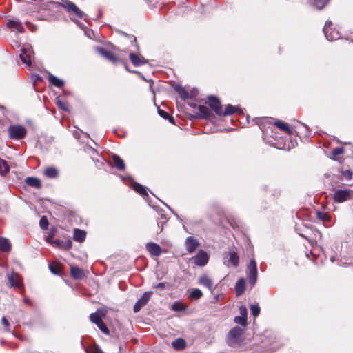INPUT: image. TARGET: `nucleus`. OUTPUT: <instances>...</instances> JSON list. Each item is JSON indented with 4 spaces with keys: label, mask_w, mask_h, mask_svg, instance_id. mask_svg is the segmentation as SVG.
I'll return each mask as SVG.
<instances>
[{
    "label": "nucleus",
    "mask_w": 353,
    "mask_h": 353,
    "mask_svg": "<svg viewBox=\"0 0 353 353\" xmlns=\"http://www.w3.org/2000/svg\"><path fill=\"white\" fill-rule=\"evenodd\" d=\"M59 4L67 10L72 20L75 21L77 18L85 19L86 14L72 1L61 0Z\"/></svg>",
    "instance_id": "obj_1"
},
{
    "label": "nucleus",
    "mask_w": 353,
    "mask_h": 353,
    "mask_svg": "<svg viewBox=\"0 0 353 353\" xmlns=\"http://www.w3.org/2000/svg\"><path fill=\"white\" fill-rule=\"evenodd\" d=\"M334 202L343 203L353 199V190L347 188L336 189L334 190L333 196Z\"/></svg>",
    "instance_id": "obj_2"
},
{
    "label": "nucleus",
    "mask_w": 353,
    "mask_h": 353,
    "mask_svg": "<svg viewBox=\"0 0 353 353\" xmlns=\"http://www.w3.org/2000/svg\"><path fill=\"white\" fill-rule=\"evenodd\" d=\"M9 137L12 139H21L26 135L27 130L21 125H11L8 129Z\"/></svg>",
    "instance_id": "obj_3"
},
{
    "label": "nucleus",
    "mask_w": 353,
    "mask_h": 353,
    "mask_svg": "<svg viewBox=\"0 0 353 353\" xmlns=\"http://www.w3.org/2000/svg\"><path fill=\"white\" fill-rule=\"evenodd\" d=\"M248 276L251 285H254L257 281V268L254 259L250 260L248 265Z\"/></svg>",
    "instance_id": "obj_4"
},
{
    "label": "nucleus",
    "mask_w": 353,
    "mask_h": 353,
    "mask_svg": "<svg viewBox=\"0 0 353 353\" xmlns=\"http://www.w3.org/2000/svg\"><path fill=\"white\" fill-rule=\"evenodd\" d=\"M34 56V52L30 46L23 47L21 49V52L19 54L20 59L28 66H30L32 63V59Z\"/></svg>",
    "instance_id": "obj_5"
},
{
    "label": "nucleus",
    "mask_w": 353,
    "mask_h": 353,
    "mask_svg": "<svg viewBox=\"0 0 353 353\" xmlns=\"http://www.w3.org/2000/svg\"><path fill=\"white\" fill-rule=\"evenodd\" d=\"M239 256L234 250H230L224 256V264L227 266L237 267L239 265Z\"/></svg>",
    "instance_id": "obj_6"
},
{
    "label": "nucleus",
    "mask_w": 353,
    "mask_h": 353,
    "mask_svg": "<svg viewBox=\"0 0 353 353\" xmlns=\"http://www.w3.org/2000/svg\"><path fill=\"white\" fill-rule=\"evenodd\" d=\"M192 260L196 265L204 266L209 261V255L206 252L201 250L195 256L192 257Z\"/></svg>",
    "instance_id": "obj_7"
},
{
    "label": "nucleus",
    "mask_w": 353,
    "mask_h": 353,
    "mask_svg": "<svg viewBox=\"0 0 353 353\" xmlns=\"http://www.w3.org/2000/svg\"><path fill=\"white\" fill-rule=\"evenodd\" d=\"M152 292H145L141 296V297L137 301L133 309L135 313L138 312L144 305H145L148 303L152 296Z\"/></svg>",
    "instance_id": "obj_8"
},
{
    "label": "nucleus",
    "mask_w": 353,
    "mask_h": 353,
    "mask_svg": "<svg viewBox=\"0 0 353 353\" xmlns=\"http://www.w3.org/2000/svg\"><path fill=\"white\" fill-rule=\"evenodd\" d=\"M208 99L210 107L216 112V114L222 116L223 110L219 100L212 96L208 97Z\"/></svg>",
    "instance_id": "obj_9"
},
{
    "label": "nucleus",
    "mask_w": 353,
    "mask_h": 353,
    "mask_svg": "<svg viewBox=\"0 0 353 353\" xmlns=\"http://www.w3.org/2000/svg\"><path fill=\"white\" fill-rule=\"evenodd\" d=\"M8 280L11 287L20 288L22 285V280L21 276L14 272L8 274Z\"/></svg>",
    "instance_id": "obj_10"
},
{
    "label": "nucleus",
    "mask_w": 353,
    "mask_h": 353,
    "mask_svg": "<svg viewBox=\"0 0 353 353\" xmlns=\"http://www.w3.org/2000/svg\"><path fill=\"white\" fill-rule=\"evenodd\" d=\"M198 240L192 236H189L185 240L186 250L189 253H192L199 246Z\"/></svg>",
    "instance_id": "obj_11"
},
{
    "label": "nucleus",
    "mask_w": 353,
    "mask_h": 353,
    "mask_svg": "<svg viewBox=\"0 0 353 353\" xmlns=\"http://www.w3.org/2000/svg\"><path fill=\"white\" fill-rule=\"evenodd\" d=\"M243 330L239 327L232 328L228 334V341L230 343H236L242 334Z\"/></svg>",
    "instance_id": "obj_12"
},
{
    "label": "nucleus",
    "mask_w": 353,
    "mask_h": 353,
    "mask_svg": "<svg viewBox=\"0 0 353 353\" xmlns=\"http://www.w3.org/2000/svg\"><path fill=\"white\" fill-rule=\"evenodd\" d=\"M331 23H332L331 21L326 22V23L323 28V32H324V34H325L326 38L328 40H330V41L336 40L339 38V34L337 31L333 30L330 33V34H328L329 28H330V26L331 25Z\"/></svg>",
    "instance_id": "obj_13"
},
{
    "label": "nucleus",
    "mask_w": 353,
    "mask_h": 353,
    "mask_svg": "<svg viewBox=\"0 0 353 353\" xmlns=\"http://www.w3.org/2000/svg\"><path fill=\"white\" fill-rule=\"evenodd\" d=\"M146 249L152 255L156 256H159L162 252L161 248L158 244L152 242L146 244Z\"/></svg>",
    "instance_id": "obj_14"
},
{
    "label": "nucleus",
    "mask_w": 353,
    "mask_h": 353,
    "mask_svg": "<svg viewBox=\"0 0 353 353\" xmlns=\"http://www.w3.org/2000/svg\"><path fill=\"white\" fill-rule=\"evenodd\" d=\"M97 50L101 55L114 63H115L118 60L112 52L108 51L103 48L99 47L97 48Z\"/></svg>",
    "instance_id": "obj_15"
},
{
    "label": "nucleus",
    "mask_w": 353,
    "mask_h": 353,
    "mask_svg": "<svg viewBox=\"0 0 353 353\" xmlns=\"http://www.w3.org/2000/svg\"><path fill=\"white\" fill-rule=\"evenodd\" d=\"M199 283L206 287L210 292H212L213 282L208 276L205 274L201 276L199 279Z\"/></svg>",
    "instance_id": "obj_16"
},
{
    "label": "nucleus",
    "mask_w": 353,
    "mask_h": 353,
    "mask_svg": "<svg viewBox=\"0 0 353 353\" xmlns=\"http://www.w3.org/2000/svg\"><path fill=\"white\" fill-rule=\"evenodd\" d=\"M104 316L105 312L103 310H98L96 312L90 314V320L97 325L102 321V317Z\"/></svg>",
    "instance_id": "obj_17"
},
{
    "label": "nucleus",
    "mask_w": 353,
    "mask_h": 353,
    "mask_svg": "<svg viewBox=\"0 0 353 353\" xmlns=\"http://www.w3.org/2000/svg\"><path fill=\"white\" fill-rule=\"evenodd\" d=\"M130 59L134 66H139L147 63L143 57H139L134 53L130 54Z\"/></svg>",
    "instance_id": "obj_18"
},
{
    "label": "nucleus",
    "mask_w": 353,
    "mask_h": 353,
    "mask_svg": "<svg viewBox=\"0 0 353 353\" xmlns=\"http://www.w3.org/2000/svg\"><path fill=\"white\" fill-rule=\"evenodd\" d=\"M198 110H199L198 117L199 118L208 119L211 116L210 110H209V108L208 107H206L205 105H199Z\"/></svg>",
    "instance_id": "obj_19"
},
{
    "label": "nucleus",
    "mask_w": 353,
    "mask_h": 353,
    "mask_svg": "<svg viewBox=\"0 0 353 353\" xmlns=\"http://www.w3.org/2000/svg\"><path fill=\"white\" fill-rule=\"evenodd\" d=\"M11 243L8 239L0 236V251L8 252L11 250Z\"/></svg>",
    "instance_id": "obj_20"
},
{
    "label": "nucleus",
    "mask_w": 353,
    "mask_h": 353,
    "mask_svg": "<svg viewBox=\"0 0 353 353\" xmlns=\"http://www.w3.org/2000/svg\"><path fill=\"white\" fill-rule=\"evenodd\" d=\"M245 281L243 278L238 280L235 285V290L237 296L242 294L245 291Z\"/></svg>",
    "instance_id": "obj_21"
},
{
    "label": "nucleus",
    "mask_w": 353,
    "mask_h": 353,
    "mask_svg": "<svg viewBox=\"0 0 353 353\" xmlns=\"http://www.w3.org/2000/svg\"><path fill=\"white\" fill-rule=\"evenodd\" d=\"M85 236L86 233L85 231L79 229H74L73 235V239L74 241L80 243L83 242L84 241Z\"/></svg>",
    "instance_id": "obj_22"
},
{
    "label": "nucleus",
    "mask_w": 353,
    "mask_h": 353,
    "mask_svg": "<svg viewBox=\"0 0 353 353\" xmlns=\"http://www.w3.org/2000/svg\"><path fill=\"white\" fill-rule=\"evenodd\" d=\"M44 174L48 178H57L59 176V170L55 167H48L44 170Z\"/></svg>",
    "instance_id": "obj_23"
},
{
    "label": "nucleus",
    "mask_w": 353,
    "mask_h": 353,
    "mask_svg": "<svg viewBox=\"0 0 353 353\" xmlns=\"http://www.w3.org/2000/svg\"><path fill=\"white\" fill-rule=\"evenodd\" d=\"M8 27L11 29H15L17 32L22 33L24 29L19 21H9L7 24Z\"/></svg>",
    "instance_id": "obj_24"
},
{
    "label": "nucleus",
    "mask_w": 353,
    "mask_h": 353,
    "mask_svg": "<svg viewBox=\"0 0 353 353\" xmlns=\"http://www.w3.org/2000/svg\"><path fill=\"white\" fill-rule=\"evenodd\" d=\"M274 125L281 131L285 132L289 134L292 133V130L290 128L289 125L281 121L274 122Z\"/></svg>",
    "instance_id": "obj_25"
},
{
    "label": "nucleus",
    "mask_w": 353,
    "mask_h": 353,
    "mask_svg": "<svg viewBox=\"0 0 353 353\" xmlns=\"http://www.w3.org/2000/svg\"><path fill=\"white\" fill-rule=\"evenodd\" d=\"M70 273L72 276L77 279H82L84 276L83 271L78 267L71 266Z\"/></svg>",
    "instance_id": "obj_26"
},
{
    "label": "nucleus",
    "mask_w": 353,
    "mask_h": 353,
    "mask_svg": "<svg viewBox=\"0 0 353 353\" xmlns=\"http://www.w3.org/2000/svg\"><path fill=\"white\" fill-rule=\"evenodd\" d=\"M25 181H26V184L31 187H34V188H39L41 186V181L36 177L29 176V177H27Z\"/></svg>",
    "instance_id": "obj_27"
},
{
    "label": "nucleus",
    "mask_w": 353,
    "mask_h": 353,
    "mask_svg": "<svg viewBox=\"0 0 353 353\" xmlns=\"http://www.w3.org/2000/svg\"><path fill=\"white\" fill-rule=\"evenodd\" d=\"M112 160L114 166L119 170H123L125 169V163L116 154H114L112 157Z\"/></svg>",
    "instance_id": "obj_28"
},
{
    "label": "nucleus",
    "mask_w": 353,
    "mask_h": 353,
    "mask_svg": "<svg viewBox=\"0 0 353 353\" xmlns=\"http://www.w3.org/2000/svg\"><path fill=\"white\" fill-rule=\"evenodd\" d=\"M172 347L177 350H183L186 346V343L184 339L178 338L172 343Z\"/></svg>",
    "instance_id": "obj_29"
},
{
    "label": "nucleus",
    "mask_w": 353,
    "mask_h": 353,
    "mask_svg": "<svg viewBox=\"0 0 353 353\" xmlns=\"http://www.w3.org/2000/svg\"><path fill=\"white\" fill-rule=\"evenodd\" d=\"M316 214L317 219L323 222H329L330 223L332 221L331 216L326 212L316 211Z\"/></svg>",
    "instance_id": "obj_30"
},
{
    "label": "nucleus",
    "mask_w": 353,
    "mask_h": 353,
    "mask_svg": "<svg viewBox=\"0 0 353 353\" xmlns=\"http://www.w3.org/2000/svg\"><path fill=\"white\" fill-rule=\"evenodd\" d=\"M329 0H310V3L317 9L323 8Z\"/></svg>",
    "instance_id": "obj_31"
},
{
    "label": "nucleus",
    "mask_w": 353,
    "mask_h": 353,
    "mask_svg": "<svg viewBox=\"0 0 353 353\" xmlns=\"http://www.w3.org/2000/svg\"><path fill=\"white\" fill-rule=\"evenodd\" d=\"M49 81L57 88H61L63 85V82L62 80L58 79L57 77L50 74L49 75Z\"/></svg>",
    "instance_id": "obj_32"
},
{
    "label": "nucleus",
    "mask_w": 353,
    "mask_h": 353,
    "mask_svg": "<svg viewBox=\"0 0 353 353\" xmlns=\"http://www.w3.org/2000/svg\"><path fill=\"white\" fill-rule=\"evenodd\" d=\"M8 171H9V166H8L7 162L3 159H0V173H1V174L4 175V174H7L8 172Z\"/></svg>",
    "instance_id": "obj_33"
},
{
    "label": "nucleus",
    "mask_w": 353,
    "mask_h": 353,
    "mask_svg": "<svg viewBox=\"0 0 353 353\" xmlns=\"http://www.w3.org/2000/svg\"><path fill=\"white\" fill-rule=\"evenodd\" d=\"M133 188L137 192L139 193L140 194H141L143 196L148 195L147 191H146L145 187H143V185H141L139 183H134Z\"/></svg>",
    "instance_id": "obj_34"
},
{
    "label": "nucleus",
    "mask_w": 353,
    "mask_h": 353,
    "mask_svg": "<svg viewBox=\"0 0 353 353\" xmlns=\"http://www.w3.org/2000/svg\"><path fill=\"white\" fill-rule=\"evenodd\" d=\"M238 111V108L234 107L232 105H228L225 108V112L223 111L222 116H226V115H230L234 114V112H236Z\"/></svg>",
    "instance_id": "obj_35"
},
{
    "label": "nucleus",
    "mask_w": 353,
    "mask_h": 353,
    "mask_svg": "<svg viewBox=\"0 0 353 353\" xmlns=\"http://www.w3.org/2000/svg\"><path fill=\"white\" fill-rule=\"evenodd\" d=\"M186 309V306L181 302H174L172 305V310L174 311L179 312L183 311Z\"/></svg>",
    "instance_id": "obj_36"
},
{
    "label": "nucleus",
    "mask_w": 353,
    "mask_h": 353,
    "mask_svg": "<svg viewBox=\"0 0 353 353\" xmlns=\"http://www.w3.org/2000/svg\"><path fill=\"white\" fill-rule=\"evenodd\" d=\"M203 295L202 292L198 289L195 288L192 290V292L190 294V297L192 299H199L201 298Z\"/></svg>",
    "instance_id": "obj_37"
},
{
    "label": "nucleus",
    "mask_w": 353,
    "mask_h": 353,
    "mask_svg": "<svg viewBox=\"0 0 353 353\" xmlns=\"http://www.w3.org/2000/svg\"><path fill=\"white\" fill-rule=\"evenodd\" d=\"M158 112L160 116H161L163 118L165 119H169L170 122L171 123H174V118L171 116L169 115V114L168 112H166L165 111L161 110V109H159L158 110Z\"/></svg>",
    "instance_id": "obj_38"
},
{
    "label": "nucleus",
    "mask_w": 353,
    "mask_h": 353,
    "mask_svg": "<svg viewBox=\"0 0 353 353\" xmlns=\"http://www.w3.org/2000/svg\"><path fill=\"white\" fill-rule=\"evenodd\" d=\"M87 353H103V352L98 345H92L88 347Z\"/></svg>",
    "instance_id": "obj_39"
},
{
    "label": "nucleus",
    "mask_w": 353,
    "mask_h": 353,
    "mask_svg": "<svg viewBox=\"0 0 353 353\" xmlns=\"http://www.w3.org/2000/svg\"><path fill=\"white\" fill-rule=\"evenodd\" d=\"M250 310H251L252 314L254 317L257 316L260 313V307L257 305H251Z\"/></svg>",
    "instance_id": "obj_40"
},
{
    "label": "nucleus",
    "mask_w": 353,
    "mask_h": 353,
    "mask_svg": "<svg viewBox=\"0 0 353 353\" xmlns=\"http://www.w3.org/2000/svg\"><path fill=\"white\" fill-rule=\"evenodd\" d=\"M246 321L247 319L244 318L243 316H236L234 318V322L237 324L241 325L243 326H245L246 325Z\"/></svg>",
    "instance_id": "obj_41"
},
{
    "label": "nucleus",
    "mask_w": 353,
    "mask_h": 353,
    "mask_svg": "<svg viewBox=\"0 0 353 353\" xmlns=\"http://www.w3.org/2000/svg\"><path fill=\"white\" fill-rule=\"evenodd\" d=\"M39 225L42 229H43V230L47 229V228L48 226V219L46 216H42L41 219H40Z\"/></svg>",
    "instance_id": "obj_42"
},
{
    "label": "nucleus",
    "mask_w": 353,
    "mask_h": 353,
    "mask_svg": "<svg viewBox=\"0 0 353 353\" xmlns=\"http://www.w3.org/2000/svg\"><path fill=\"white\" fill-rule=\"evenodd\" d=\"M97 327L99 328V330L104 333L105 334H109L110 332L108 328L106 327L105 323L103 322V321L97 325Z\"/></svg>",
    "instance_id": "obj_43"
},
{
    "label": "nucleus",
    "mask_w": 353,
    "mask_h": 353,
    "mask_svg": "<svg viewBox=\"0 0 353 353\" xmlns=\"http://www.w3.org/2000/svg\"><path fill=\"white\" fill-rule=\"evenodd\" d=\"M343 152H344V149L341 147H338V148L333 149L332 154L334 157H336L338 155L343 154Z\"/></svg>",
    "instance_id": "obj_44"
},
{
    "label": "nucleus",
    "mask_w": 353,
    "mask_h": 353,
    "mask_svg": "<svg viewBox=\"0 0 353 353\" xmlns=\"http://www.w3.org/2000/svg\"><path fill=\"white\" fill-rule=\"evenodd\" d=\"M342 175L345 179H350L352 176V172L349 170H346L342 172Z\"/></svg>",
    "instance_id": "obj_45"
},
{
    "label": "nucleus",
    "mask_w": 353,
    "mask_h": 353,
    "mask_svg": "<svg viewBox=\"0 0 353 353\" xmlns=\"http://www.w3.org/2000/svg\"><path fill=\"white\" fill-rule=\"evenodd\" d=\"M239 312H240L241 316H243L244 318H245L247 319V309L245 306L241 305L239 307Z\"/></svg>",
    "instance_id": "obj_46"
},
{
    "label": "nucleus",
    "mask_w": 353,
    "mask_h": 353,
    "mask_svg": "<svg viewBox=\"0 0 353 353\" xmlns=\"http://www.w3.org/2000/svg\"><path fill=\"white\" fill-rule=\"evenodd\" d=\"M57 104L61 109L68 110V104L66 103L61 102L60 100H58Z\"/></svg>",
    "instance_id": "obj_47"
},
{
    "label": "nucleus",
    "mask_w": 353,
    "mask_h": 353,
    "mask_svg": "<svg viewBox=\"0 0 353 353\" xmlns=\"http://www.w3.org/2000/svg\"><path fill=\"white\" fill-rule=\"evenodd\" d=\"M1 323L2 324L6 327L8 328L9 327V322L6 319V317H3L2 319H1Z\"/></svg>",
    "instance_id": "obj_48"
},
{
    "label": "nucleus",
    "mask_w": 353,
    "mask_h": 353,
    "mask_svg": "<svg viewBox=\"0 0 353 353\" xmlns=\"http://www.w3.org/2000/svg\"><path fill=\"white\" fill-rule=\"evenodd\" d=\"M165 285L166 284L165 283H159L155 286V288L163 290L165 288Z\"/></svg>",
    "instance_id": "obj_49"
},
{
    "label": "nucleus",
    "mask_w": 353,
    "mask_h": 353,
    "mask_svg": "<svg viewBox=\"0 0 353 353\" xmlns=\"http://www.w3.org/2000/svg\"><path fill=\"white\" fill-rule=\"evenodd\" d=\"M50 269L52 273L57 274V271L52 265H50Z\"/></svg>",
    "instance_id": "obj_50"
},
{
    "label": "nucleus",
    "mask_w": 353,
    "mask_h": 353,
    "mask_svg": "<svg viewBox=\"0 0 353 353\" xmlns=\"http://www.w3.org/2000/svg\"><path fill=\"white\" fill-rule=\"evenodd\" d=\"M53 244H55L57 245H60V241H54V242H52Z\"/></svg>",
    "instance_id": "obj_51"
},
{
    "label": "nucleus",
    "mask_w": 353,
    "mask_h": 353,
    "mask_svg": "<svg viewBox=\"0 0 353 353\" xmlns=\"http://www.w3.org/2000/svg\"><path fill=\"white\" fill-rule=\"evenodd\" d=\"M67 246H68V248H71V246H72V242H71L70 241H68V245H67Z\"/></svg>",
    "instance_id": "obj_52"
},
{
    "label": "nucleus",
    "mask_w": 353,
    "mask_h": 353,
    "mask_svg": "<svg viewBox=\"0 0 353 353\" xmlns=\"http://www.w3.org/2000/svg\"><path fill=\"white\" fill-rule=\"evenodd\" d=\"M133 41H134V42H136V41H137V39H136V37H133Z\"/></svg>",
    "instance_id": "obj_53"
}]
</instances>
